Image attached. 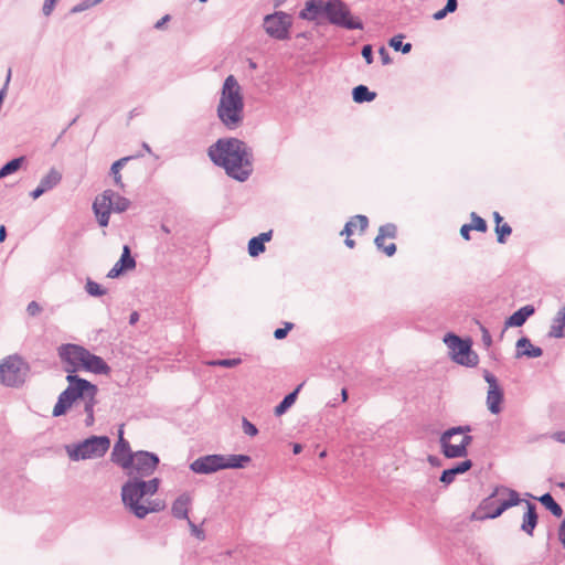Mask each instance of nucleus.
<instances>
[{
  "label": "nucleus",
  "mask_w": 565,
  "mask_h": 565,
  "mask_svg": "<svg viewBox=\"0 0 565 565\" xmlns=\"http://www.w3.org/2000/svg\"><path fill=\"white\" fill-rule=\"evenodd\" d=\"M87 349L77 344H63L58 349V355L64 363V371L67 373V387L58 395L57 402L53 407V417H60L73 406L78 399L84 403V413L86 418L85 426L89 427L94 424V407L97 404L98 387L89 381L75 374L84 369Z\"/></svg>",
  "instance_id": "nucleus-1"
},
{
  "label": "nucleus",
  "mask_w": 565,
  "mask_h": 565,
  "mask_svg": "<svg viewBox=\"0 0 565 565\" xmlns=\"http://www.w3.org/2000/svg\"><path fill=\"white\" fill-rule=\"evenodd\" d=\"M209 157L237 181H246L253 172L252 149L237 138L218 139L209 148Z\"/></svg>",
  "instance_id": "nucleus-2"
},
{
  "label": "nucleus",
  "mask_w": 565,
  "mask_h": 565,
  "mask_svg": "<svg viewBox=\"0 0 565 565\" xmlns=\"http://www.w3.org/2000/svg\"><path fill=\"white\" fill-rule=\"evenodd\" d=\"M159 483L158 478L149 481H145L142 478H130L121 488L125 507L138 519L161 511L164 508L162 501L146 499L147 495H153L158 491Z\"/></svg>",
  "instance_id": "nucleus-3"
},
{
  "label": "nucleus",
  "mask_w": 565,
  "mask_h": 565,
  "mask_svg": "<svg viewBox=\"0 0 565 565\" xmlns=\"http://www.w3.org/2000/svg\"><path fill=\"white\" fill-rule=\"evenodd\" d=\"M216 115L228 130H235L243 124L244 98L241 85L234 75H228L223 83Z\"/></svg>",
  "instance_id": "nucleus-4"
},
{
  "label": "nucleus",
  "mask_w": 565,
  "mask_h": 565,
  "mask_svg": "<svg viewBox=\"0 0 565 565\" xmlns=\"http://www.w3.org/2000/svg\"><path fill=\"white\" fill-rule=\"evenodd\" d=\"M521 502L518 491L504 486H497L492 493L482 500L479 511L484 512L479 519H497L505 510L518 505Z\"/></svg>",
  "instance_id": "nucleus-5"
},
{
  "label": "nucleus",
  "mask_w": 565,
  "mask_h": 565,
  "mask_svg": "<svg viewBox=\"0 0 565 565\" xmlns=\"http://www.w3.org/2000/svg\"><path fill=\"white\" fill-rule=\"evenodd\" d=\"M471 426H456L445 430L439 437L441 452L446 458H461L468 455V446L472 436L468 435Z\"/></svg>",
  "instance_id": "nucleus-6"
},
{
  "label": "nucleus",
  "mask_w": 565,
  "mask_h": 565,
  "mask_svg": "<svg viewBox=\"0 0 565 565\" xmlns=\"http://www.w3.org/2000/svg\"><path fill=\"white\" fill-rule=\"evenodd\" d=\"M110 447L107 436H90L79 443L65 446L68 458L73 461L97 459L104 457Z\"/></svg>",
  "instance_id": "nucleus-7"
},
{
  "label": "nucleus",
  "mask_w": 565,
  "mask_h": 565,
  "mask_svg": "<svg viewBox=\"0 0 565 565\" xmlns=\"http://www.w3.org/2000/svg\"><path fill=\"white\" fill-rule=\"evenodd\" d=\"M30 367L21 356L14 354L0 362V383L8 387H20L24 384Z\"/></svg>",
  "instance_id": "nucleus-8"
},
{
  "label": "nucleus",
  "mask_w": 565,
  "mask_h": 565,
  "mask_svg": "<svg viewBox=\"0 0 565 565\" xmlns=\"http://www.w3.org/2000/svg\"><path fill=\"white\" fill-rule=\"evenodd\" d=\"M444 342L456 363L467 367H475L479 363L478 354L471 349L472 342L470 339H461L457 334L449 332L445 335Z\"/></svg>",
  "instance_id": "nucleus-9"
},
{
  "label": "nucleus",
  "mask_w": 565,
  "mask_h": 565,
  "mask_svg": "<svg viewBox=\"0 0 565 565\" xmlns=\"http://www.w3.org/2000/svg\"><path fill=\"white\" fill-rule=\"evenodd\" d=\"M324 15L329 23L347 30H362L363 23L352 17L351 11L342 0H328L324 7Z\"/></svg>",
  "instance_id": "nucleus-10"
},
{
  "label": "nucleus",
  "mask_w": 565,
  "mask_h": 565,
  "mask_svg": "<svg viewBox=\"0 0 565 565\" xmlns=\"http://www.w3.org/2000/svg\"><path fill=\"white\" fill-rule=\"evenodd\" d=\"M292 17L284 11H276L264 18V30L273 39L285 41L290 38Z\"/></svg>",
  "instance_id": "nucleus-11"
},
{
  "label": "nucleus",
  "mask_w": 565,
  "mask_h": 565,
  "mask_svg": "<svg viewBox=\"0 0 565 565\" xmlns=\"http://www.w3.org/2000/svg\"><path fill=\"white\" fill-rule=\"evenodd\" d=\"M159 463V457L149 451H137L129 463L130 478H145L152 475Z\"/></svg>",
  "instance_id": "nucleus-12"
},
{
  "label": "nucleus",
  "mask_w": 565,
  "mask_h": 565,
  "mask_svg": "<svg viewBox=\"0 0 565 565\" xmlns=\"http://www.w3.org/2000/svg\"><path fill=\"white\" fill-rule=\"evenodd\" d=\"M114 196L115 192L113 190H105L102 194L97 195L93 202L92 207L94 214L102 227H106L109 223Z\"/></svg>",
  "instance_id": "nucleus-13"
},
{
  "label": "nucleus",
  "mask_w": 565,
  "mask_h": 565,
  "mask_svg": "<svg viewBox=\"0 0 565 565\" xmlns=\"http://www.w3.org/2000/svg\"><path fill=\"white\" fill-rule=\"evenodd\" d=\"M483 379L489 384L487 393V407L491 414L501 412V403L503 402V391L500 387L497 377L488 370H483Z\"/></svg>",
  "instance_id": "nucleus-14"
},
{
  "label": "nucleus",
  "mask_w": 565,
  "mask_h": 565,
  "mask_svg": "<svg viewBox=\"0 0 565 565\" xmlns=\"http://www.w3.org/2000/svg\"><path fill=\"white\" fill-rule=\"evenodd\" d=\"M224 455H206L199 457L191 465L190 469L200 475H210L223 469Z\"/></svg>",
  "instance_id": "nucleus-15"
},
{
  "label": "nucleus",
  "mask_w": 565,
  "mask_h": 565,
  "mask_svg": "<svg viewBox=\"0 0 565 565\" xmlns=\"http://www.w3.org/2000/svg\"><path fill=\"white\" fill-rule=\"evenodd\" d=\"M134 456L135 452L131 451L129 443L122 438V433H120L111 452V460L121 468L128 469Z\"/></svg>",
  "instance_id": "nucleus-16"
},
{
  "label": "nucleus",
  "mask_w": 565,
  "mask_h": 565,
  "mask_svg": "<svg viewBox=\"0 0 565 565\" xmlns=\"http://www.w3.org/2000/svg\"><path fill=\"white\" fill-rule=\"evenodd\" d=\"M136 267V260L130 254V248L128 245H125L122 248V254L119 258V260L114 265V267L108 271L107 277L108 278H117L119 277L125 270H130Z\"/></svg>",
  "instance_id": "nucleus-17"
},
{
  "label": "nucleus",
  "mask_w": 565,
  "mask_h": 565,
  "mask_svg": "<svg viewBox=\"0 0 565 565\" xmlns=\"http://www.w3.org/2000/svg\"><path fill=\"white\" fill-rule=\"evenodd\" d=\"M534 312L535 308L532 305L521 307L505 320L504 329L511 327H522L526 322V320L534 315Z\"/></svg>",
  "instance_id": "nucleus-18"
},
{
  "label": "nucleus",
  "mask_w": 565,
  "mask_h": 565,
  "mask_svg": "<svg viewBox=\"0 0 565 565\" xmlns=\"http://www.w3.org/2000/svg\"><path fill=\"white\" fill-rule=\"evenodd\" d=\"M84 370L102 375L110 373L109 365L100 356L90 353L88 350L84 363Z\"/></svg>",
  "instance_id": "nucleus-19"
},
{
  "label": "nucleus",
  "mask_w": 565,
  "mask_h": 565,
  "mask_svg": "<svg viewBox=\"0 0 565 565\" xmlns=\"http://www.w3.org/2000/svg\"><path fill=\"white\" fill-rule=\"evenodd\" d=\"M326 2L323 0H309L306 2L305 9L299 12L302 20L315 21L320 14H324Z\"/></svg>",
  "instance_id": "nucleus-20"
},
{
  "label": "nucleus",
  "mask_w": 565,
  "mask_h": 565,
  "mask_svg": "<svg viewBox=\"0 0 565 565\" xmlns=\"http://www.w3.org/2000/svg\"><path fill=\"white\" fill-rule=\"evenodd\" d=\"M515 358H539L543 354V350L540 347H535L531 343L530 339L522 337L516 341Z\"/></svg>",
  "instance_id": "nucleus-21"
},
{
  "label": "nucleus",
  "mask_w": 565,
  "mask_h": 565,
  "mask_svg": "<svg viewBox=\"0 0 565 565\" xmlns=\"http://www.w3.org/2000/svg\"><path fill=\"white\" fill-rule=\"evenodd\" d=\"M472 467V461L467 459L465 461L458 462L452 468L446 469L441 472L439 478L440 482L448 486L454 482L456 476L461 475L470 470Z\"/></svg>",
  "instance_id": "nucleus-22"
},
{
  "label": "nucleus",
  "mask_w": 565,
  "mask_h": 565,
  "mask_svg": "<svg viewBox=\"0 0 565 565\" xmlns=\"http://www.w3.org/2000/svg\"><path fill=\"white\" fill-rule=\"evenodd\" d=\"M191 504V498L189 494L183 493L179 495L171 507V513L175 519L188 520L189 519V507Z\"/></svg>",
  "instance_id": "nucleus-23"
},
{
  "label": "nucleus",
  "mask_w": 565,
  "mask_h": 565,
  "mask_svg": "<svg viewBox=\"0 0 565 565\" xmlns=\"http://www.w3.org/2000/svg\"><path fill=\"white\" fill-rule=\"evenodd\" d=\"M526 512L523 515L521 530L529 535H533V531L537 524L536 505L530 501H525Z\"/></svg>",
  "instance_id": "nucleus-24"
},
{
  "label": "nucleus",
  "mask_w": 565,
  "mask_h": 565,
  "mask_svg": "<svg viewBox=\"0 0 565 565\" xmlns=\"http://www.w3.org/2000/svg\"><path fill=\"white\" fill-rule=\"evenodd\" d=\"M565 329V306L559 309L556 313V316L553 319V323L551 326V329L548 331V337L551 338H563L565 335L564 332Z\"/></svg>",
  "instance_id": "nucleus-25"
},
{
  "label": "nucleus",
  "mask_w": 565,
  "mask_h": 565,
  "mask_svg": "<svg viewBox=\"0 0 565 565\" xmlns=\"http://www.w3.org/2000/svg\"><path fill=\"white\" fill-rule=\"evenodd\" d=\"M369 225V220L365 215H355L352 217L347 224L344 225V228L341 231V235H345L347 237H350L353 234V228L358 227L360 228V232L363 233Z\"/></svg>",
  "instance_id": "nucleus-26"
},
{
  "label": "nucleus",
  "mask_w": 565,
  "mask_h": 565,
  "mask_svg": "<svg viewBox=\"0 0 565 565\" xmlns=\"http://www.w3.org/2000/svg\"><path fill=\"white\" fill-rule=\"evenodd\" d=\"M303 384H299L291 393L287 394L284 399L275 407L276 416L284 415L296 402L299 391Z\"/></svg>",
  "instance_id": "nucleus-27"
},
{
  "label": "nucleus",
  "mask_w": 565,
  "mask_h": 565,
  "mask_svg": "<svg viewBox=\"0 0 565 565\" xmlns=\"http://www.w3.org/2000/svg\"><path fill=\"white\" fill-rule=\"evenodd\" d=\"M250 457L247 455H224L223 469H239L244 468L250 462Z\"/></svg>",
  "instance_id": "nucleus-28"
},
{
  "label": "nucleus",
  "mask_w": 565,
  "mask_h": 565,
  "mask_svg": "<svg viewBox=\"0 0 565 565\" xmlns=\"http://www.w3.org/2000/svg\"><path fill=\"white\" fill-rule=\"evenodd\" d=\"M376 93L371 92L365 85H358L352 90V98L355 103H369L374 100Z\"/></svg>",
  "instance_id": "nucleus-29"
},
{
  "label": "nucleus",
  "mask_w": 565,
  "mask_h": 565,
  "mask_svg": "<svg viewBox=\"0 0 565 565\" xmlns=\"http://www.w3.org/2000/svg\"><path fill=\"white\" fill-rule=\"evenodd\" d=\"M62 180V174L55 168L50 171L41 179L40 185L47 192L55 188Z\"/></svg>",
  "instance_id": "nucleus-30"
},
{
  "label": "nucleus",
  "mask_w": 565,
  "mask_h": 565,
  "mask_svg": "<svg viewBox=\"0 0 565 565\" xmlns=\"http://www.w3.org/2000/svg\"><path fill=\"white\" fill-rule=\"evenodd\" d=\"M537 500L556 518L563 515L562 507L554 500L551 493H544Z\"/></svg>",
  "instance_id": "nucleus-31"
},
{
  "label": "nucleus",
  "mask_w": 565,
  "mask_h": 565,
  "mask_svg": "<svg viewBox=\"0 0 565 565\" xmlns=\"http://www.w3.org/2000/svg\"><path fill=\"white\" fill-rule=\"evenodd\" d=\"M131 157H124L117 161H115L111 167H110V174L113 175L114 178V183L115 185H117L118 188L120 189H124L125 184L121 180V174H120V170L124 168V166L126 164V162L130 159Z\"/></svg>",
  "instance_id": "nucleus-32"
},
{
  "label": "nucleus",
  "mask_w": 565,
  "mask_h": 565,
  "mask_svg": "<svg viewBox=\"0 0 565 565\" xmlns=\"http://www.w3.org/2000/svg\"><path fill=\"white\" fill-rule=\"evenodd\" d=\"M24 162V157H19L10 160L0 169V179H3L14 172H17Z\"/></svg>",
  "instance_id": "nucleus-33"
},
{
  "label": "nucleus",
  "mask_w": 565,
  "mask_h": 565,
  "mask_svg": "<svg viewBox=\"0 0 565 565\" xmlns=\"http://www.w3.org/2000/svg\"><path fill=\"white\" fill-rule=\"evenodd\" d=\"M397 234V227L393 223H386L379 228L376 242H383L385 238H395Z\"/></svg>",
  "instance_id": "nucleus-34"
},
{
  "label": "nucleus",
  "mask_w": 565,
  "mask_h": 565,
  "mask_svg": "<svg viewBox=\"0 0 565 565\" xmlns=\"http://www.w3.org/2000/svg\"><path fill=\"white\" fill-rule=\"evenodd\" d=\"M85 290L89 296L102 297L106 295L107 290L102 285L97 284L90 278L86 279Z\"/></svg>",
  "instance_id": "nucleus-35"
},
{
  "label": "nucleus",
  "mask_w": 565,
  "mask_h": 565,
  "mask_svg": "<svg viewBox=\"0 0 565 565\" xmlns=\"http://www.w3.org/2000/svg\"><path fill=\"white\" fill-rule=\"evenodd\" d=\"M404 36L402 34L395 35L390 40V46L393 47L395 51H401L402 53L406 54L409 53L412 50L411 43H403Z\"/></svg>",
  "instance_id": "nucleus-36"
},
{
  "label": "nucleus",
  "mask_w": 565,
  "mask_h": 565,
  "mask_svg": "<svg viewBox=\"0 0 565 565\" xmlns=\"http://www.w3.org/2000/svg\"><path fill=\"white\" fill-rule=\"evenodd\" d=\"M129 206H130V201L127 198L115 193V196L113 200V211L114 212H117V213L125 212L129 209Z\"/></svg>",
  "instance_id": "nucleus-37"
},
{
  "label": "nucleus",
  "mask_w": 565,
  "mask_h": 565,
  "mask_svg": "<svg viewBox=\"0 0 565 565\" xmlns=\"http://www.w3.org/2000/svg\"><path fill=\"white\" fill-rule=\"evenodd\" d=\"M265 250V245L256 236L248 242V253L250 256H258Z\"/></svg>",
  "instance_id": "nucleus-38"
},
{
  "label": "nucleus",
  "mask_w": 565,
  "mask_h": 565,
  "mask_svg": "<svg viewBox=\"0 0 565 565\" xmlns=\"http://www.w3.org/2000/svg\"><path fill=\"white\" fill-rule=\"evenodd\" d=\"M242 360L236 358V359H221V360H213V361H210L207 364L211 365V366H222V367H235L237 366L238 364H241Z\"/></svg>",
  "instance_id": "nucleus-39"
},
{
  "label": "nucleus",
  "mask_w": 565,
  "mask_h": 565,
  "mask_svg": "<svg viewBox=\"0 0 565 565\" xmlns=\"http://www.w3.org/2000/svg\"><path fill=\"white\" fill-rule=\"evenodd\" d=\"M470 216H471L472 222L469 225L472 226V230L478 231V232L487 231V228H488L487 222L482 217H480L475 212H472Z\"/></svg>",
  "instance_id": "nucleus-40"
},
{
  "label": "nucleus",
  "mask_w": 565,
  "mask_h": 565,
  "mask_svg": "<svg viewBox=\"0 0 565 565\" xmlns=\"http://www.w3.org/2000/svg\"><path fill=\"white\" fill-rule=\"evenodd\" d=\"M495 233L498 235V242L500 244H503V243H505V237L512 233V228L507 223H504L502 225L499 224V225H495Z\"/></svg>",
  "instance_id": "nucleus-41"
},
{
  "label": "nucleus",
  "mask_w": 565,
  "mask_h": 565,
  "mask_svg": "<svg viewBox=\"0 0 565 565\" xmlns=\"http://www.w3.org/2000/svg\"><path fill=\"white\" fill-rule=\"evenodd\" d=\"M102 0H84L79 2L78 4L74 6L71 10L72 13H79L83 12L93 6L99 3Z\"/></svg>",
  "instance_id": "nucleus-42"
},
{
  "label": "nucleus",
  "mask_w": 565,
  "mask_h": 565,
  "mask_svg": "<svg viewBox=\"0 0 565 565\" xmlns=\"http://www.w3.org/2000/svg\"><path fill=\"white\" fill-rule=\"evenodd\" d=\"M374 244L377 247V249L382 250L387 256H393L395 254V252H396V245L394 243L385 245L384 241L383 242H376V238H375L374 239Z\"/></svg>",
  "instance_id": "nucleus-43"
},
{
  "label": "nucleus",
  "mask_w": 565,
  "mask_h": 565,
  "mask_svg": "<svg viewBox=\"0 0 565 565\" xmlns=\"http://www.w3.org/2000/svg\"><path fill=\"white\" fill-rule=\"evenodd\" d=\"M242 428L247 436L254 437L258 434L257 427L245 417L242 420Z\"/></svg>",
  "instance_id": "nucleus-44"
},
{
  "label": "nucleus",
  "mask_w": 565,
  "mask_h": 565,
  "mask_svg": "<svg viewBox=\"0 0 565 565\" xmlns=\"http://www.w3.org/2000/svg\"><path fill=\"white\" fill-rule=\"evenodd\" d=\"M186 521H188L191 534L200 541L205 540L204 531L202 529H200L198 525H195L190 519H188Z\"/></svg>",
  "instance_id": "nucleus-45"
},
{
  "label": "nucleus",
  "mask_w": 565,
  "mask_h": 565,
  "mask_svg": "<svg viewBox=\"0 0 565 565\" xmlns=\"http://www.w3.org/2000/svg\"><path fill=\"white\" fill-rule=\"evenodd\" d=\"M292 327H294V324L291 322H286L284 328H278L275 330L274 337L277 340H281V339L286 338V335L292 329Z\"/></svg>",
  "instance_id": "nucleus-46"
},
{
  "label": "nucleus",
  "mask_w": 565,
  "mask_h": 565,
  "mask_svg": "<svg viewBox=\"0 0 565 565\" xmlns=\"http://www.w3.org/2000/svg\"><path fill=\"white\" fill-rule=\"evenodd\" d=\"M361 54L363 58L365 60L366 64L373 63V49L372 45L366 44L362 47Z\"/></svg>",
  "instance_id": "nucleus-47"
},
{
  "label": "nucleus",
  "mask_w": 565,
  "mask_h": 565,
  "mask_svg": "<svg viewBox=\"0 0 565 565\" xmlns=\"http://www.w3.org/2000/svg\"><path fill=\"white\" fill-rule=\"evenodd\" d=\"M480 330L482 333V342H483L484 347L487 349H489L492 345L491 334H490L489 330L483 326H480Z\"/></svg>",
  "instance_id": "nucleus-48"
},
{
  "label": "nucleus",
  "mask_w": 565,
  "mask_h": 565,
  "mask_svg": "<svg viewBox=\"0 0 565 565\" xmlns=\"http://www.w3.org/2000/svg\"><path fill=\"white\" fill-rule=\"evenodd\" d=\"M58 0H45L44 1V4H43V8H42V11H43V14L45 17H49L54 8H55V4L57 3Z\"/></svg>",
  "instance_id": "nucleus-49"
},
{
  "label": "nucleus",
  "mask_w": 565,
  "mask_h": 565,
  "mask_svg": "<svg viewBox=\"0 0 565 565\" xmlns=\"http://www.w3.org/2000/svg\"><path fill=\"white\" fill-rule=\"evenodd\" d=\"M42 308L36 301H31L26 307V312L34 317L41 312Z\"/></svg>",
  "instance_id": "nucleus-50"
},
{
  "label": "nucleus",
  "mask_w": 565,
  "mask_h": 565,
  "mask_svg": "<svg viewBox=\"0 0 565 565\" xmlns=\"http://www.w3.org/2000/svg\"><path fill=\"white\" fill-rule=\"evenodd\" d=\"M379 53H380V56H381V60H382V63L384 65H387L392 62L391 57H390V54L388 52L386 51V49L384 46H382L380 50H379Z\"/></svg>",
  "instance_id": "nucleus-51"
},
{
  "label": "nucleus",
  "mask_w": 565,
  "mask_h": 565,
  "mask_svg": "<svg viewBox=\"0 0 565 565\" xmlns=\"http://www.w3.org/2000/svg\"><path fill=\"white\" fill-rule=\"evenodd\" d=\"M470 231H472V226H470L469 224H463L460 228V235L462 236V238H465L466 241H469L470 239Z\"/></svg>",
  "instance_id": "nucleus-52"
},
{
  "label": "nucleus",
  "mask_w": 565,
  "mask_h": 565,
  "mask_svg": "<svg viewBox=\"0 0 565 565\" xmlns=\"http://www.w3.org/2000/svg\"><path fill=\"white\" fill-rule=\"evenodd\" d=\"M457 7H458V1L457 0H447V3H446V6L444 8L449 13H452V12H455L457 10Z\"/></svg>",
  "instance_id": "nucleus-53"
},
{
  "label": "nucleus",
  "mask_w": 565,
  "mask_h": 565,
  "mask_svg": "<svg viewBox=\"0 0 565 565\" xmlns=\"http://www.w3.org/2000/svg\"><path fill=\"white\" fill-rule=\"evenodd\" d=\"M558 539L565 548V519L562 521L558 529Z\"/></svg>",
  "instance_id": "nucleus-54"
},
{
  "label": "nucleus",
  "mask_w": 565,
  "mask_h": 565,
  "mask_svg": "<svg viewBox=\"0 0 565 565\" xmlns=\"http://www.w3.org/2000/svg\"><path fill=\"white\" fill-rule=\"evenodd\" d=\"M45 192H46V191H45V190H44V189L39 184V185L36 186V189H34V190L30 193V195H31V198H32V199L36 200V199H39L42 194H44Z\"/></svg>",
  "instance_id": "nucleus-55"
},
{
  "label": "nucleus",
  "mask_w": 565,
  "mask_h": 565,
  "mask_svg": "<svg viewBox=\"0 0 565 565\" xmlns=\"http://www.w3.org/2000/svg\"><path fill=\"white\" fill-rule=\"evenodd\" d=\"M271 234L273 232L271 231H268V232H264L262 234H259L258 236H256L258 239H260V242L265 245V242H268L270 241L271 238Z\"/></svg>",
  "instance_id": "nucleus-56"
},
{
  "label": "nucleus",
  "mask_w": 565,
  "mask_h": 565,
  "mask_svg": "<svg viewBox=\"0 0 565 565\" xmlns=\"http://www.w3.org/2000/svg\"><path fill=\"white\" fill-rule=\"evenodd\" d=\"M552 438L558 443L565 444V431H556L552 435Z\"/></svg>",
  "instance_id": "nucleus-57"
},
{
  "label": "nucleus",
  "mask_w": 565,
  "mask_h": 565,
  "mask_svg": "<svg viewBox=\"0 0 565 565\" xmlns=\"http://www.w3.org/2000/svg\"><path fill=\"white\" fill-rule=\"evenodd\" d=\"M448 13H449V12H448V11H446V9H445V8H443L441 10H439V11L435 12V13H434V15H433V18H434L435 20H438V21H439V20H443V19H444Z\"/></svg>",
  "instance_id": "nucleus-58"
},
{
  "label": "nucleus",
  "mask_w": 565,
  "mask_h": 565,
  "mask_svg": "<svg viewBox=\"0 0 565 565\" xmlns=\"http://www.w3.org/2000/svg\"><path fill=\"white\" fill-rule=\"evenodd\" d=\"M169 19H170V15H168V14H167V15H164L163 18H161V19H160V20L154 24V28H156V29H161V28L164 25V23H166L167 21H169Z\"/></svg>",
  "instance_id": "nucleus-59"
},
{
  "label": "nucleus",
  "mask_w": 565,
  "mask_h": 565,
  "mask_svg": "<svg viewBox=\"0 0 565 565\" xmlns=\"http://www.w3.org/2000/svg\"><path fill=\"white\" fill-rule=\"evenodd\" d=\"M7 237V230L4 225L0 226V243L4 242Z\"/></svg>",
  "instance_id": "nucleus-60"
},
{
  "label": "nucleus",
  "mask_w": 565,
  "mask_h": 565,
  "mask_svg": "<svg viewBox=\"0 0 565 565\" xmlns=\"http://www.w3.org/2000/svg\"><path fill=\"white\" fill-rule=\"evenodd\" d=\"M139 319V315L138 312L134 311L131 315H130V318H129V323L130 324H135Z\"/></svg>",
  "instance_id": "nucleus-61"
},
{
  "label": "nucleus",
  "mask_w": 565,
  "mask_h": 565,
  "mask_svg": "<svg viewBox=\"0 0 565 565\" xmlns=\"http://www.w3.org/2000/svg\"><path fill=\"white\" fill-rule=\"evenodd\" d=\"M493 218H494L495 225L501 224V222L503 220L499 212L493 213Z\"/></svg>",
  "instance_id": "nucleus-62"
},
{
  "label": "nucleus",
  "mask_w": 565,
  "mask_h": 565,
  "mask_svg": "<svg viewBox=\"0 0 565 565\" xmlns=\"http://www.w3.org/2000/svg\"><path fill=\"white\" fill-rule=\"evenodd\" d=\"M344 244L349 247V248H353L355 246V242L350 238V237H347L345 241H344Z\"/></svg>",
  "instance_id": "nucleus-63"
},
{
  "label": "nucleus",
  "mask_w": 565,
  "mask_h": 565,
  "mask_svg": "<svg viewBox=\"0 0 565 565\" xmlns=\"http://www.w3.org/2000/svg\"><path fill=\"white\" fill-rule=\"evenodd\" d=\"M301 450H302V447H301V445H300V444H295V445H294V447H292V451H294V454H295V455L300 454V452H301Z\"/></svg>",
  "instance_id": "nucleus-64"
}]
</instances>
